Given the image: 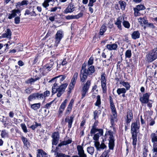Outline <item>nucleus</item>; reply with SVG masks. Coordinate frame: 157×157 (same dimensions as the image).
<instances>
[{
  "label": "nucleus",
  "mask_w": 157,
  "mask_h": 157,
  "mask_svg": "<svg viewBox=\"0 0 157 157\" xmlns=\"http://www.w3.org/2000/svg\"><path fill=\"white\" fill-rule=\"evenodd\" d=\"M60 77L61 78H60L59 81L61 83L66 78V76L64 75H60L52 78L48 81L49 83L54 82L52 88V95H53L57 92V96L58 97H60L64 93L68 85L67 83H62L58 86V83H57V79Z\"/></svg>",
  "instance_id": "obj_1"
},
{
  "label": "nucleus",
  "mask_w": 157,
  "mask_h": 157,
  "mask_svg": "<svg viewBox=\"0 0 157 157\" xmlns=\"http://www.w3.org/2000/svg\"><path fill=\"white\" fill-rule=\"evenodd\" d=\"M113 135V132L111 130H109L106 132L104 136V138L103 139L101 144L100 145L98 151H100L101 149L103 150L106 148L107 146L105 144V142L107 140V136H109V139L107 140L109 141V149L113 150L115 145V140Z\"/></svg>",
  "instance_id": "obj_2"
},
{
  "label": "nucleus",
  "mask_w": 157,
  "mask_h": 157,
  "mask_svg": "<svg viewBox=\"0 0 157 157\" xmlns=\"http://www.w3.org/2000/svg\"><path fill=\"white\" fill-rule=\"evenodd\" d=\"M140 126V120L139 118L135 120V121L132 122L131 125V133L132 135V144L133 146V148L135 149L136 148V145L137 140V134L139 132Z\"/></svg>",
  "instance_id": "obj_3"
},
{
  "label": "nucleus",
  "mask_w": 157,
  "mask_h": 157,
  "mask_svg": "<svg viewBox=\"0 0 157 157\" xmlns=\"http://www.w3.org/2000/svg\"><path fill=\"white\" fill-rule=\"evenodd\" d=\"M109 101L110 108L111 109V112L112 114V115L111 116L110 119V123L112 126H110V127H113V130L115 131V128L114 127V120L117 119V113L114 103H113L112 97L111 95L109 96Z\"/></svg>",
  "instance_id": "obj_4"
},
{
  "label": "nucleus",
  "mask_w": 157,
  "mask_h": 157,
  "mask_svg": "<svg viewBox=\"0 0 157 157\" xmlns=\"http://www.w3.org/2000/svg\"><path fill=\"white\" fill-rule=\"evenodd\" d=\"M150 95V93H146L143 94L142 96L139 98V100L141 104H147V106L150 109L152 107L154 102L153 100L149 99Z\"/></svg>",
  "instance_id": "obj_5"
},
{
  "label": "nucleus",
  "mask_w": 157,
  "mask_h": 157,
  "mask_svg": "<svg viewBox=\"0 0 157 157\" xmlns=\"http://www.w3.org/2000/svg\"><path fill=\"white\" fill-rule=\"evenodd\" d=\"M95 71V70L94 66H89L80 78V82L84 83L87 79L88 76L90 77L92 75Z\"/></svg>",
  "instance_id": "obj_6"
},
{
  "label": "nucleus",
  "mask_w": 157,
  "mask_h": 157,
  "mask_svg": "<svg viewBox=\"0 0 157 157\" xmlns=\"http://www.w3.org/2000/svg\"><path fill=\"white\" fill-rule=\"evenodd\" d=\"M78 76V73L75 72L73 75L71 79V81L68 86V90L67 91V94L68 96L70 95L72 91L74 90Z\"/></svg>",
  "instance_id": "obj_7"
},
{
  "label": "nucleus",
  "mask_w": 157,
  "mask_h": 157,
  "mask_svg": "<svg viewBox=\"0 0 157 157\" xmlns=\"http://www.w3.org/2000/svg\"><path fill=\"white\" fill-rule=\"evenodd\" d=\"M146 58L148 63H151L157 59V47L150 51L146 55Z\"/></svg>",
  "instance_id": "obj_8"
},
{
  "label": "nucleus",
  "mask_w": 157,
  "mask_h": 157,
  "mask_svg": "<svg viewBox=\"0 0 157 157\" xmlns=\"http://www.w3.org/2000/svg\"><path fill=\"white\" fill-rule=\"evenodd\" d=\"M50 62L48 63L44 66L41 71L42 72V74L44 75L45 74L50 71L53 68V66L54 64V60L53 59H50Z\"/></svg>",
  "instance_id": "obj_9"
},
{
  "label": "nucleus",
  "mask_w": 157,
  "mask_h": 157,
  "mask_svg": "<svg viewBox=\"0 0 157 157\" xmlns=\"http://www.w3.org/2000/svg\"><path fill=\"white\" fill-rule=\"evenodd\" d=\"M151 142L153 143L152 152H155L157 156V133L152 132L150 135Z\"/></svg>",
  "instance_id": "obj_10"
},
{
  "label": "nucleus",
  "mask_w": 157,
  "mask_h": 157,
  "mask_svg": "<svg viewBox=\"0 0 157 157\" xmlns=\"http://www.w3.org/2000/svg\"><path fill=\"white\" fill-rule=\"evenodd\" d=\"M106 77L105 72H102L101 76V82L102 92L105 94L107 92Z\"/></svg>",
  "instance_id": "obj_11"
},
{
  "label": "nucleus",
  "mask_w": 157,
  "mask_h": 157,
  "mask_svg": "<svg viewBox=\"0 0 157 157\" xmlns=\"http://www.w3.org/2000/svg\"><path fill=\"white\" fill-rule=\"evenodd\" d=\"M91 84L90 80H88L85 83H84L81 90V99L84 98L88 92V91Z\"/></svg>",
  "instance_id": "obj_12"
},
{
  "label": "nucleus",
  "mask_w": 157,
  "mask_h": 157,
  "mask_svg": "<svg viewBox=\"0 0 157 157\" xmlns=\"http://www.w3.org/2000/svg\"><path fill=\"white\" fill-rule=\"evenodd\" d=\"M64 36V33L62 29L57 31L55 35V40L56 44H59Z\"/></svg>",
  "instance_id": "obj_13"
},
{
  "label": "nucleus",
  "mask_w": 157,
  "mask_h": 157,
  "mask_svg": "<svg viewBox=\"0 0 157 157\" xmlns=\"http://www.w3.org/2000/svg\"><path fill=\"white\" fill-rule=\"evenodd\" d=\"M52 145H56L59 142V132H53L52 135Z\"/></svg>",
  "instance_id": "obj_14"
},
{
  "label": "nucleus",
  "mask_w": 157,
  "mask_h": 157,
  "mask_svg": "<svg viewBox=\"0 0 157 157\" xmlns=\"http://www.w3.org/2000/svg\"><path fill=\"white\" fill-rule=\"evenodd\" d=\"M72 141L71 138L66 141L64 140L61 141L56 147L55 149L53 151V152L57 153L58 152L57 151H58L59 149V147H60L66 145L70 144L71 143Z\"/></svg>",
  "instance_id": "obj_15"
},
{
  "label": "nucleus",
  "mask_w": 157,
  "mask_h": 157,
  "mask_svg": "<svg viewBox=\"0 0 157 157\" xmlns=\"http://www.w3.org/2000/svg\"><path fill=\"white\" fill-rule=\"evenodd\" d=\"M74 100L73 99H72L70 101L65 112V115H68L71 113L73 105L74 104Z\"/></svg>",
  "instance_id": "obj_16"
},
{
  "label": "nucleus",
  "mask_w": 157,
  "mask_h": 157,
  "mask_svg": "<svg viewBox=\"0 0 157 157\" xmlns=\"http://www.w3.org/2000/svg\"><path fill=\"white\" fill-rule=\"evenodd\" d=\"M36 99L40 100L39 92L32 93L30 94L27 98L29 104H30V102Z\"/></svg>",
  "instance_id": "obj_17"
},
{
  "label": "nucleus",
  "mask_w": 157,
  "mask_h": 157,
  "mask_svg": "<svg viewBox=\"0 0 157 157\" xmlns=\"http://www.w3.org/2000/svg\"><path fill=\"white\" fill-rule=\"evenodd\" d=\"M75 9L74 3L71 2L68 4L67 6L64 10L63 13L65 14H67L73 12Z\"/></svg>",
  "instance_id": "obj_18"
},
{
  "label": "nucleus",
  "mask_w": 157,
  "mask_h": 157,
  "mask_svg": "<svg viewBox=\"0 0 157 157\" xmlns=\"http://www.w3.org/2000/svg\"><path fill=\"white\" fill-rule=\"evenodd\" d=\"M74 117L72 115L71 116H67L65 118V122L68 123V128L70 129L72 127L73 122L74 121Z\"/></svg>",
  "instance_id": "obj_19"
},
{
  "label": "nucleus",
  "mask_w": 157,
  "mask_h": 157,
  "mask_svg": "<svg viewBox=\"0 0 157 157\" xmlns=\"http://www.w3.org/2000/svg\"><path fill=\"white\" fill-rule=\"evenodd\" d=\"M11 13H9L8 15V18L10 19L17 16V13H20L21 11L18 9H14L12 10Z\"/></svg>",
  "instance_id": "obj_20"
},
{
  "label": "nucleus",
  "mask_w": 157,
  "mask_h": 157,
  "mask_svg": "<svg viewBox=\"0 0 157 157\" xmlns=\"http://www.w3.org/2000/svg\"><path fill=\"white\" fill-rule=\"evenodd\" d=\"M36 157H48V154L44 151L42 149H38L37 150Z\"/></svg>",
  "instance_id": "obj_21"
},
{
  "label": "nucleus",
  "mask_w": 157,
  "mask_h": 157,
  "mask_svg": "<svg viewBox=\"0 0 157 157\" xmlns=\"http://www.w3.org/2000/svg\"><path fill=\"white\" fill-rule=\"evenodd\" d=\"M50 94V91L48 90L44 91L43 93H39L40 100H42L44 99V100H45L46 98L49 96Z\"/></svg>",
  "instance_id": "obj_22"
},
{
  "label": "nucleus",
  "mask_w": 157,
  "mask_h": 157,
  "mask_svg": "<svg viewBox=\"0 0 157 157\" xmlns=\"http://www.w3.org/2000/svg\"><path fill=\"white\" fill-rule=\"evenodd\" d=\"M133 114L132 109L129 110L127 113L125 121L131 122L132 120L133 119Z\"/></svg>",
  "instance_id": "obj_23"
},
{
  "label": "nucleus",
  "mask_w": 157,
  "mask_h": 157,
  "mask_svg": "<svg viewBox=\"0 0 157 157\" xmlns=\"http://www.w3.org/2000/svg\"><path fill=\"white\" fill-rule=\"evenodd\" d=\"M122 17H118L115 23V24L117 25L118 29L121 30L122 29L121 23L122 22Z\"/></svg>",
  "instance_id": "obj_24"
},
{
  "label": "nucleus",
  "mask_w": 157,
  "mask_h": 157,
  "mask_svg": "<svg viewBox=\"0 0 157 157\" xmlns=\"http://www.w3.org/2000/svg\"><path fill=\"white\" fill-rule=\"evenodd\" d=\"M21 139L25 146L27 147H29L30 146V141L27 138L24 136H22L21 137Z\"/></svg>",
  "instance_id": "obj_25"
},
{
  "label": "nucleus",
  "mask_w": 157,
  "mask_h": 157,
  "mask_svg": "<svg viewBox=\"0 0 157 157\" xmlns=\"http://www.w3.org/2000/svg\"><path fill=\"white\" fill-rule=\"evenodd\" d=\"M106 47L108 50L111 51L112 50H116L118 46L117 44L114 43L112 44H107Z\"/></svg>",
  "instance_id": "obj_26"
},
{
  "label": "nucleus",
  "mask_w": 157,
  "mask_h": 157,
  "mask_svg": "<svg viewBox=\"0 0 157 157\" xmlns=\"http://www.w3.org/2000/svg\"><path fill=\"white\" fill-rule=\"evenodd\" d=\"M97 132H100V133H101V135H103V130L101 128L98 129L92 127L90 130V133L92 134H94Z\"/></svg>",
  "instance_id": "obj_27"
},
{
  "label": "nucleus",
  "mask_w": 157,
  "mask_h": 157,
  "mask_svg": "<svg viewBox=\"0 0 157 157\" xmlns=\"http://www.w3.org/2000/svg\"><path fill=\"white\" fill-rule=\"evenodd\" d=\"M29 105H30V108L36 111L40 108L41 104L40 103H38L33 104L30 103V104Z\"/></svg>",
  "instance_id": "obj_28"
},
{
  "label": "nucleus",
  "mask_w": 157,
  "mask_h": 157,
  "mask_svg": "<svg viewBox=\"0 0 157 157\" xmlns=\"http://www.w3.org/2000/svg\"><path fill=\"white\" fill-rule=\"evenodd\" d=\"M140 36V34L138 31H134L131 34L132 38L134 40L139 38Z\"/></svg>",
  "instance_id": "obj_29"
},
{
  "label": "nucleus",
  "mask_w": 157,
  "mask_h": 157,
  "mask_svg": "<svg viewBox=\"0 0 157 157\" xmlns=\"http://www.w3.org/2000/svg\"><path fill=\"white\" fill-rule=\"evenodd\" d=\"M138 21L141 24H144L146 26L148 23V20H147V17L146 16L143 17H140L138 19Z\"/></svg>",
  "instance_id": "obj_30"
},
{
  "label": "nucleus",
  "mask_w": 157,
  "mask_h": 157,
  "mask_svg": "<svg viewBox=\"0 0 157 157\" xmlns=\"http://www.w3.org/2000/svg\"><path fill=\"white\" fill-rule=\"evenodd\" d=\"M148 152V147L147 145L145 144L144 145V147L143 149V157H147V152Z\"/></svg>",
  "instance_id": "obj_31"
},
{
  "label": "nucleus",
  "mask_w": 157,
  "mask_h": 157,
  "mask_svg": "<svg viewBox=\"0 0 157 157\" xmlns=\"http://www.w3.org/2000/svg\"><path fill=\"white\" fill-rule=\"evenodd\" d=\"M5 32L6 33L3 34V37L4 38H10L12 35V32L10 29L9 28L7 29Z\"/></svg>",
  "instance_id": "obj_32"
},
{
  "label": "nucleus",
  "mask_w": 157,
  "mask_h": 157,
  "mask_svg": "<svg viewBox=\"0 0 157 157\" xmlns=\"http://www.w3.org/2000/svg\"><path fill=\"white\" fill-rule=\"evenodd\" d=\"M101 110L99 109V110H95L93 112L94 119L96 120L99 118V116L101 114Z\"/></svg>",
  "instance_id": "obj_33"
},
{
  "label": "nucleus",
  "mask_w": 157,
  "mask_h": 157,
  "mask_svg": "<svg viewBox=\"0 0 157 157\" xmlns=\"http://www.w3.org/2000/svg\"><path fill=\"white\" fill-rule=\"evenodd\" d=\"M97 100L94 104L95 106L98 107L99 108L101 107V96L100 95H98L97 96Z\"/></svg>",
  "instance_id": "obj_34"
},
{
  "label": "nucleus",
  "mask_w": 157,
  "mask_h": 157,
  "mask_svg": "<svg viewBox=\"0 0 157 157\" xmlns=\"http://www.w3.org/2000/svg\"><path fill=\"white\" fill-rule=\"evenodd\" d=\"M107 30V27L105 25H102L101 27L99 35L100 36H103L104 34V33Z\"/></svg>",
  "instance_id": "obj_35"
},
{
  "label": "nucleus",
  "mask_w": 157,
  "mask_h": 157,
  "mask_svg": "<svg viewBox=\"0 0 157 157\" xmlns=\"http://www.w3.org/2000/svg\"><path fill=\"white\" fill-rule=\"evenodd\" d=\"M35 124H33L29 127V128H31L33 130H35L36 128L38 127H40V128H41L42 125L40 123H38L36 122H35Z\"/></svg>",
  "instance_id": "obj_36"
},
{
  "label": "nucleus",
  "mask_w": 157,
  "mask_h": 157,
  "mask_svg": "<svg viewBox=\"0 0 157 157\" xmlns=\"http://www.w3.org/2000/svg\"><path fill=\"white\" fill-rule=\"evenodd\" d=\"M86 62H85L82 65L81 67V70L80 71V73L79 74V77L80 78L81 76L83 74V73H84V71L86 70Z\"/></svg>",
  "instance_id": "obj_37"
},
{
  "label": "nucleus",
  "mask_w": 157,
  "mask_h": 157,
  "mask_svg": "<svg viewBox=\"0 0 157 157\" xmlns=\"http://www.w3.org/2000/svg\"><path fill=\"white\" fill-rule=\"evenodd\" d=\"M121 9L122 10H124L126 6V2L120 0L118 2Z\"/></svg>",
  "instance_id": "obj_38"
},
{
  "label": "nucleus",
  "mask_w": 157,
  "mask_h": 157,
  "mask_svg": "<svg viewBox=\"0 0 157 157\" xmlns=\"http://www.w3.org/2000/svg\"><path fill=\"white\" fill-rule=\"evenodd\" d=\"M132 55V51L130 49H128L126 51L125 53V57L126 58H130L131 57Z\"/></svg>",
  "instance_id": "obj_39"
},
{
  "label": "nucleus",
  "mask_w": 157,
  "mask_h": 157,
  "mask_svg": "<svg viewBox=\"0 0 157 157\" xmlns=\"http://www.w3.org/2000/svg\"><path fill=\"white\" fill-rule=\"evenodd\" d=\"M117 92L118 94L120 95L121 94L125 93L126 90L124 88H119L117 89Z\"/></svg>",
  "instance_id": "obj_40"
},
{
  "label": "nucleus",
  "mask_w": 157,
  "mask_h": 157,
  "mask_svg": "<svg viewBox=\"0 0 157 157\" xmlns=\"http://www.w3.org/2000/svg\"><path fill=\"white\" fill-rule=\"evenodd\" d=\"M68 101V100L67 99H66L61 104L59 108L64 110V109L66 107L67 103Z\"/></svg>",
  "instance_id": "obj_41"
},
{
  "label": "nucleus",
  "mask_w": 157,
  "mask_h": 157,
  "mask_svg": "<svg viewBox=\"0 0 157 157\" xmlns=\"http://www.w3.org/2000/svg\"><path fill=\"white\" fill-rule=\"evenodd\" d=\"M27 1L26 0H23L21 2H19L17 3L16 6L17 7L20 8V7L22 6L27 5Z\"/></svg>",
  "instance_id": "obj_42"
},
{
  "label": "nucleus",
  "mask_w": 157,
  "mask_h": 157,
  "mask_svg": "<svg viewBox=\"0 0 157 157\" xmlns=\"http://www.w3.org/2000/svg\"><path fill=\"white\" fill-rule=\"evenodd\" d=\"M87 151L88 153L92 155L93 154L94 151V147L91 146L88 147L87 148Z\"/></svg>",
  "instance_id": "obj_43"
},
{
  "label": "nucleus",
  "mask_w": 157,
  "mask_h": 157,
  "mask_svg": "<svg viewBox=\"0 0 157 157\" xmlns=\"http://www.w3.org/2000/svg\"><path fill=\"white\" fill-rule=\"evenodd\" d=\"M39 79L40 78L39 77H37V78H31L29 79L27 81H26V83L28 84L30 83L39 80Z\"/></svg>",
  "instance_id": "obj_44"
},
{
  "label": "nucleus",
  "mask_w": 157,
  "mask_h": 157,
  "mask_svg": "<svg viewBox=\"0 0 157 157\" xmlns=\"http://www.w3.org/2000/svg\"><path fill=\"white\" fill-rule=\"evenodd\" d=\"M123 26L126 28L129 29L130 27V25L129 22L127 21L124 20L123 22Z\"/></svg>",
  "instance_id": "obj_45"
},
{
  "label": "nucleus",
  "mask_w": 157,
  "mask_h": 157,
  "mask_svg": "<svg viewBox=\"0 0 157 157\" xmlns=\"http://www.w3.org/2000/svg\"><path fill=\"white\" fill-rule=\"evenodd\" d=\"M83 145V144H82V145H78L77 146V148L78 152V153L82 152L84 151L83 149V147H82Z\"/></svg>",
  "instance_id": "obj_46"
},
{
  "label": "nucleus",
  "mask_w": 157,
  "mask_h": 157,
  "mask_svg": "<svg viewBox=\"0 0 157 157\" xmlns=\"http://www.w3.org/2000/svg\"><path fill=\"white\" fill-rule=\"evenodd\" d=\"M122 84L125 87L126 90H128L130 88V86L128 82H126L123 81L122 82Z\"/></svg>",
  "instance_id": "obj_47"
},
{
  "label": "nucleus",
  "mask_w": 157,
  "mask_h": 157,
  "mask_svg": "<svg viewBox=\"0 0 157 157\" xmlns=\"http://www.w3.org/2000/svg\"><path fill=\"white\" fill-rule=\"evenodd\" d=\"M134 11V15L135 17H137L138 16H140L141 15L140 13L139 12V10L137 8H134L133 9Z\"/></svg>",
  "instance_id": "obj_48"
},
{
  "label": "nucleus",
  "mask_w": 157,
  "mask_h": 157,
  "mask_svg": "<svg viewBox=\"0 0 157 157\" xmlns=\"http://www.w3.org/2000/svg\"><path fill=\"white\" fill-rule=\"evenodd\" d=\"M57 157H70V155H66L65 154L62 153L57 152L56 153Z\"/></svg>",
  "instance_id": "obj_49"
},
{
  "label": "nucleus",
  "mask_w": 157,
  "mask_h": 157,
  "mask_svg": "<svg viewBox=\"0 0 157 157\" xmlns=\"http://www.w3.org/2000/svg\"><path fill=\"white\" fill-rule=\"evenodd\" d=\"M149 119L150 120L149 121L148 124L150 126H152L155 123V118L153 119L151 117H150Z\"/></svg>",
  "instance_id": "obj_50"
},
{
  "label": "nucleus",
  "mask_w": 157,
  "mask_h": 157,
  "mask_svg": "<svg viewBox=\"0 0 157 157\" xmlns=\"http://www.w3.org/2000/svg\"><path fill=\"white\" fill-rule=\"evenodd\" d=\"M110 150L108 149L107 150L105 151L101 154L104 157H109V153L110 152Z\"/></svg>",
  "instance_id": "obj_51"
},
{
  "label": "nucleus",
  "mask_w": 157,
  "mask_h": 157,
  "mask_svg": "<svg viewBox=\"0 0 157 157\" xmlns=\"http://www.w3.org/2000/svg\"><path fill=\"white\" fill-rule=\"evenodd\" d=\"M21 126L23 131L25 133H26L27 132V129L26 125L24 123H22L21 124Z\"/></svg>",
  "instance_id": "obj_52"
},
{
  "label": "nucleus",
  "mask_w": 157,
  "mask_h": 157,
  "mask_svg": "<svg viewBox=\"0 0 157 157\" xmlns=\"http://www.w3.org/2000/svg\"><path fill=\"white\" fill-rule=\"evenodd\" d=\"M101 136V133H100V132H98L94 134L93 138V139L94 140L97 141L99 140V136Z\"/></svg>",
  "instance_id": "obj_53"
},
{
  "label": "nucleus",
  "mask_w": 157,
  "mask_h": 157,
  "mask_svg": "<svg viewBox=\"0 0 157 157\" xmlns=\"http://www.w3.org/2000/svg\"><path fill=\"white\" fill-rule=\"evenodd\" d=\"M94 58L92 56L90 57V58L89 59L88 62V65L89 66L92 65L94 63Z\"/></svg>",
  "instance_id": "obj_54"
},
{
  "label": "nucleus",
  "mask_w": 157,
  "mask_h": 157,
  "mask_svg": "<svg viewBox=\"0 0 157 157\" xmlns=\"http://www.w3.org/2000/svg\"><path fill=\"white\" fill-rule=\"evenodd\" d=\"M8 135V133L6 132V130H3L1 131V136L2 138H5Z\"/></svg>",
  "instance_id": "obj_55"
},
{
  "label": "nucleus",
  "mask_w": 157,
  "mask_h": 157,
  "mask_svg": "<svg viewBox=\"0 0 157 157\" xmlns=\"http://www.w3.org/2000/svg\"><path fill=\"white\" fill-rule=\"evenodd\" d=\"M49 2L46 0H44V2L42 3V6L45 8H46L49 6Z\"/></svg>",
  "instance_id": "obj_56"
},
{
  "label": "nucleus",
  "mask_w": 157,
  "mask_h": 157,
  "mask_svg": "<svg viewBox=\"0 0 157 157\" xmlns=\"http://www.w3.org/2000/svg\"><path fill=\"white\" fill-rule=\"evenodd\" d=\"M136 8H138V9L140 10H144L145 9V7L142 4L137 5Z\"/></svg>",
  "instance_id": "obj_57"
},
{
  "label": "nucleus",
  "mask_w": 157,
  "mask_h": 157,
  "mask_svg": "<svg viewBox=\"0 0 157 157\" xmlns=\"http://www.w3.org/2000/svg\"><path fill=\"white\" fill-rule=\"evenodd\" d=\"M64 110L59 108V110L58 112V117H61L63 115V111Z\"/></svg>",
  "instance_id": "obj_58"
},
{
  "label": "nucleus",
  "mask_w": 157,
  "mask_h": 157,
  "mask_svg": "<svg viewBox=\"0 0 157 157\" xmlns=\"http://www.w3.org/2000/svg\"><path fill=\"white\" fill-rule=\"evenodd\" d=\"M32 91V89L29 87H28L25 90V92L28 94H30Z\"/></svg>",
  "instance_id": "obj_59"
},
{
  "label": "nucleus",
  "mask_w": 157,
  "mask_h": 157,
  "mask_svg": "<svg viewBox=\"0 0 157 157\" xmlns=\"http://www.w3.org/2000/svg\"><path fill=\"white\" fill-rule=\"evenodd\" d=\"M20 17L19 16L16 17L14 18V23L16 24H18L20 23Z\"/></svg>",
  "instance_id": "obj_60"
},
{
  "label": "nucleus",
  "mask_w": 157,
  "mask_h": 157,
  "mask_svg": "<svg viewBox=\"0 0 157 157\" xmlns=\"http://www.w3.org/2000/svg\"><path fill=\"white\" fill-rule=\"evenodd\" d=\"M130 122H127L126 121H125V123L124 124L125 131H126L128 129L129 127L130 126Z\"/></svg>",
  "instance_id": "obj_61"
},
{
  "label": "nucleus",
  "mask_w": 157,
  "mask_h": 157,
  "mask_svg": "<svg viewBox=\"0 0 157 157\" xmlns=\"http://www.w3.org/2000/svg\"><path fill=\"white\" fill-rule=\"evenodd\" d=\"M54 101V100L52 101H51L49 103H47L44 106V108L47 109H49V108L51 106L52 104L53 103Z\"/></svg>",
  "instance_id": "obj_62"
},
{
  "label": "nucleus",
  "mask_w": 157,
  "mask_h": 157,
  "mask_svg": "<svg viewBox=\"0 0 157 157\" xmlns=\"http://www.w3.org/2000/svg\"><path fill=\"white\" fill-rule=\"evenodd\" d=\"M78 157H87L84 151L82 152L78 153Z\"/></svg>",
  "instance_id": "obj_63"
},
{
  "label": "nucleus",
  "mask_w": 157,
  "mask_h": 157,
  "mask_svg": "<svg viewBox=\"0 0 157 157\" xmlns=\"http://www.w3.org/2000/svg\"><path fill=\"white\" fill-rule=\"evenodd\" d=\"M22 120H21L20 119L18 120V119L16 118H13V121L14 122V123L17 125L18 124H19L20 123V121L21 122L22 121Z\"/></svg>",
  "instance_id": "obj_64"
}]
</instances>
